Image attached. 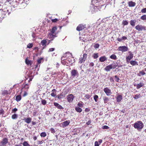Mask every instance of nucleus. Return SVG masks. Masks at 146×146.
I'll use <instances>...</instances> for the list:
<instances>
[{"instance_id": "nucleus-21", "label": "nucleus", "mask_w": 146, "mask_h": 146, "mask_svg": "<svg viewBox=\"0 0 146 146\" xmlns=\"http://www.w3.org/2000/svg\"><path fill=\"white\" fill-rule=\"evenodd\" d=\"M136 22L135 20H131L130 21V24L133 27L135 26Z\"/></svg>"}, {"instance_id": "nucleus-53", "label": "nucleus", "mask_w": 146, "mask_h": 146, "mask_svg": "<svg viewBox=\"0 0 146 146\" xmlns=\"http://www.w3.org/2000/svg\"><path fill=\"white\" fill-rule=\"evenodd\" d=\"M54 50V48H50L49 49V50H48V52H52V51H53Z\"/></svg>"}, {"instance_id": "nucleus-29", "label": "nucleus", "mask_w": 146, "mask_h": 146, "mask_svg": "<svg viewBox=\"0 0 146 146\" xmlns=\"http://www.w3.org/2000/svg\"><path fill=\"white\" fill-rule=\"evenodd\" d=\"M47 42L46 40H44L41 41V43L42 45L43 46H46V44Z\"/></svg>"}, {"instance_id": "nucleus-24", "label": "nucleus", "mask_w": 146, "mask_h": 146, "mask_svg": "<svg viewBox=\"0 0 146 146\" xmlns=\"http://www.w3.org/2000/svg\"><path fill=\"white\" fill-rule=\"evenodd\" d=\"M144 84L142 82H141L139 84H137V89L140 88L141 87L143 86Z\"/></svg>"}, {"instance_id": "nucleus-42", "label": "nucleus", "mask_w": 146, "mask_h": 146, "mask_svg": "<svg viewBox=\"0 0 146 146\" xmlns=\"http://www.w3.org/2000/svg\"><path fill=\"white\" fill-rule=\"evenodd\" d=\"M100 46V45L98 44H95L94 45V47L95 48H98Z\"/></svg>"}, {"instance_id": "nucleus-28", "label": "nucleus", "mask_w": 146, "mask_h": 146, "mask_svg": "<svg viewBox=\"0 0 146 146\" xmlns=\"http://www.w3.org/2000/svg\"><path fill=\"white\" fill-rule=\"evenodd\" d=\"M141 97V96L140 94H136L133 96V98L135 99H137Z\"/></svg>"}, {"instance_id": "nucleus-62", "label": "nucleus", "mask_w": 146, "mask_h": 146, "mask_svg": "<svg viewBox=\"0 0 146 146\" xmlns=\"http://www.w3.org/2000/svg\"><path fill=\"white\" fill-rule=\"evenodd\" d=\"M32 123L33 125H34L36 124V123L35 122L32 121Z\"/></svg>"}, {"instance_id": "nucleus-50", "label": "nucleus", "mask_w": 146, "mask_h": 146, "mask_svg": "<svg viewBox=\"0 0 146 146\" xmlns=\"http://www.w3.org/2000/svg\"><path fill=\"white\" fill-rule=\"evenodd\" d=\"M100 144L98 143V142L96 141L95 142V146H99Z\"/></svg>"}, {"instance_id": "nucleus-7", "label": "nucleus", "mask_w": 146, "mask_h": 146, "mask_svg": "<svg viewBox=\"0 0 146 146\" xmlns=\"http://www.w3.org/2000/svg\"><path fill=\"white\" fill-rule=\"evenodd\" d=\"M86 26L85 24H80L77 27L76 30L79 31H82L86 28Z\"/></svg>"}, {"instance_id": "nucleus-19", "label": "nucleus", "mask_w": 146, "mask_h": 146, "mask_svg": "<svg viewBox=\"0 0 146 146\" xmlns=\"http://www.w3.org/2000/svg\"><path fill=\"white\" fill-rule=\"evenodd\" d=\"M122 99V95H119L116 98L117 102H119Z\"/></svg>"}, {"instance_id": "nucleus-38", "label": "nucleus", "mask_w": 146, "mask_h": 146, "mask_svg": "<svg viewBox=\"0 0 146 146\" xmlns=\"http://www.w3.org/2000/svg\"><path fill=\"white\" fill-rule=\"evenodd\" d=\"M23 146H30V145L27 142L25 141L23 143Z\"/></svg>"}, {"instance_id": "nucleus-14", "label": "nucleus", "mask_w": 146, "mask_h": 146, "mask_svg": "<svg viewBox=\"0 0 146 146\" xmlns=\"http://www.w3.org/2000/svg\"><path fill=\"white\" fill-rule=\"evenodd\" d=\"M57 28L55 26L53 27L52 28V29L51 30L50 33L53 34H54L55 35H56L57 33H56L55 32L56 31H57Z\"/></svg>"}, {"instance_id": "nucleus-22", "label": "nucleus", "mask_w": 146, "mask_h": 146, "mask_svg": "<svg viewBox=\"0 0 146 146\" xmlns=\"http://www.w3.org/2000/svg\"><path fill=\"white\" fill-rule=\"evenodd\" d=\"M107 60V58L105 56H102L100 58L99 60L101 62H103Z\"/></svg>"}, {"instance_id": "nucleus-11", "label": "nucleus", "mask_w": 146, "mask_h": 146, "mask_svg": "<svg viewBox=\"0 0 146 146\" xmlns=\"http://www.w3.org/2000/svg\"><path fill=\"white\" fill-rule=\"evenodd\" d=\"M116 66L113 65V64H111L106 66L105 68V70L107 71H109L111 69L115 68Z\"/></svg>"}, {"instance_id": "nucleus-8", "label": "nucleus", "mask_w": 146, "mask_h": 146, "mask_svg": "<svg viewBox=\"0 0 146 146\" xmlns=\"http://www.w3.org/2000/svg\"><path fill=\"white\" fill-rule=\"evenodd\" d=\"M104 91L108 96H109L112 94L111 90L107 87L105 88L104 89Z\"/></svg>"}, {"instance_id": "nucleus-48", "label": "nucleus", "mask_w": 146, "mask_h": 146, "mask_svg": "<svg viewBox=\"0 0 146 146\" xmlns=\"http://www.w3.org/2000/svg\"><path fill=\"white\" fill-rule=\"evenodd\" d=\"M115 81L117 82H118L119 80V78L117 76H115Z\"/></svg>"}, {"instance_id": "nucleus-41", "label": "nucleus", "mask_w": 146, "mask_h": 146, "mask_svg": "<svg viewBox=\"0 0 146 146\" xmlns=\"http://www.w3.org/2000/svg\"><path fill=\"white\" fill-rule=\"evenodd\" d=\"M59 19L55 18V19H52L51 21L52 23H56L59 20Z\"/></svg>"}, {"instance_id": "nucleus-10", "label": "nucleus", "mask_w": 146, "mask_h": 146, "mask_svg": "<svg viewBox=\"0 0 146 146\" xmlns=\"http://www.w3.org/2000/svg\"><path fill=\"white\" fill-rule=\"evenodd\" d=\"M133 54L129 52V55L126 57L127 63H128L129 62L130 60L133 58Z\"/></svg>"}, {"instance_id": "nucleus-59", "label": "nucleus", "mask_w": 146, "mask_h": 146, "mask_svg": "<svg viewBox=\"0 0 146 146\" xmlns=\"http://www.w3.org/2000/svg\"><path fill=\"white\" fill-rule=\"evenodd\" d=\"M24 87L26 89H28L29 88V87L28 86L27 84H26L25 85Z\"/></svg>"}, {"instance_id": "nucleus-52", "label": "nucleus", "mask_w": 146, "mask_h": 146, "mask_svg": "<svg viewBox=\"0 0 146 146\" xmlns=\"http://www.w3.org/2000/svg\"><path fill=\"white\" fill-rule=\"evenodd\" d=\"M77 105L79 107H83V105L81 103H78Z\"/></svg>"}, {"instance_id": "nucleus-44", "label": "nucleus", "mask_w": 146, "mask_h": 146, "mask_svg": "<svg viewBox=\"0 0 146 146\" xmlns=\"http://www.w3.org/2000/svg\"><path fill=\"white\" fill-rule=\"evenodd\" d=\"M94 58H97L98 57V53H94L93 55Z\"/></svg>"}, {"instance_id": "nucleus-16", "label": "nucleus", "mask_w": 146, "mask_h": 146, "mask_svg": "<svg viewBox=\"0 0 146 146\" xmlns=\"http://www.w3.org/2000/svg\"><path fill=\"white\" fill-rule=\"evenodd\" d=\"M54 105L58 109H63L64 108L60 105H59L58 103L54 102Z\"/></svg>"}, {"instance_id": "nucleus-17", "label": "nucleus", "mask_w": 146, "mask_h": 146, "mask_svg": "<svg viewBox=\"0 0 146 146\" xmlns=\"http://www.w3.org/2000/svg\"><path fill=\"white\" fill-rule=\"evenodd\" d=\"M128 4L129 6L131 7H134L136 5V3L135 2L132 1L129 2Z\"/></svg>"}, {"instance_id": "nucleus-57", "label": "nucleus", "mask_w": 146, "mask_h": 146, "mask_svg": "<svg viewBox=\"0 0 146 146\" xmlns=\"http://www.w3.org/2000/svg\"><path fill=\"white\" fill-rule=\"evenodd\" d=\"M27 95V93L26 92H24V93L23 95V97H25Z\"/></svg>"}, {"instance_id": "nucleus-13", "label": "nucleus", "mask_w": 146, "mask_h": 146, "mask_svg": "<svg viewBox=\"0 0 146 146\" xmlns=\"http://www.w3.org/2000/svg\"><path fill=\"white\" fill-rule=\"evenodd\" d=\"M71 73L73 77H74L78 74V72L76 70H73L71 71Z\"/></svg>"}, {"instance_id": "nucleus-54", "label": "nucleus", "mask_w": 146, "mask_h": 146, "mask_svg": "<svg viewBox=\"0 0 146 146\" xmlns=\"http://www.w3.org/2000/svg\"><path fill=\"white\" fill-rule=\"evenodd\" d=\"M51 95L52 96L54 97H55L56 95V94L53 92L52 93Z\"/></svg>"}, {"instance_id": "nucleus-58", "label": "nucleus", "mask_w": 146, "mask_h": 146, "mask_svg": "<svg viewBox=\"0 0 146 146\" xmlns=\"http://www.w3.org/2000/svg\"><path fill=\"white\" fill-rule=\"evenodd\" d=\"M43 140L41 141H38V144H41L43 142Z\"/></svg>"}, {"instance_id": "nucleus-33", "label": "nucleus", "mask_w": 146, "mask_h": 146, "mask_svg": "<svg viewBox=\"0 0 146 146\" xmlns=\"http://www.w3.org/2000/svg\"><path fill=\"white\" fill-rule=\"evenodd\" d=\"M110 58H111L114 60H115L117 58L116 56L114 54H113L110 56Z\"/></svg>"}, {"instance_id": "nucleus-61", "label": "nucleus", "mask_w": 146, "mask_h": 146, "mask_svg": "<svg viewBox=\"0 0 146 146\" xmlns=\"http://www.w3.org/2000/svg\"><path fill=\"white\" fill-rule=\"evenodd\" d=\"M99 144H100L102 142V139H100L99 141Z\"/></svg>"}, {"instance_id": "nucleus-1", "label": "nucleus", "mask_w": 146, "mask_h": 146, "mask_svg": "<svg viewBox=\"0 0 146 146\" xmlns=\"http://www.w3.org/2000/svg\"><path fill=\"white\" fill-rule=\"evenodd\" d=\"M144 126L143 122L141 121H138L133 125L134 128L137 129L139 131H140L143 128Z\"/></svg>"}, {"instance_id": "nucleus-45", "label": "nucleus", "mask_w": 146, "mask_h": 146, "mask_svg": "<svg viewBox=\"0 0 146 146\" xmlns=\"http://www.w3.org/2000/svg\"><path fill=\"white\" fill-rule=\"evenodd\" d=\"M50 131L52 133H54L55 132V131L53 128H51L50 129Z\"/></svg>"}, {"instance_id": "nucleus-18", "label": "nucleus", "mask_w": 146, "mask_h": 146, "mask_svg": "<svg viewBox=\"0 0 146 146\" xmlns=\"http://www.w3.org/2000/svg\"><path fill=\"white\" fill-rule=\"evenodd\" d=\"M31 118L30 117L25 118L24 119L25 121L27 123L29 124L30 123L31 121Z\"/></svg>"}, {"instance_id": "nucleus-6", "label": "nucleus", "mask_w": 146, "mask_h": 146, "mask_svg": "<svg viewBox=\"0 0 146 146\" xmlns=\"http://www.w3.org/2000/svg\"><path fill=\"white\" fill-rule=\"evenodd\" d=\"M87 56V55L86 54H84L82 57H81L79 59V62L80 63H82L86 60Z\"/></svg>"}, {"instance_id": "nucleus-49", "label": "nucleus", "mask_w": 146, "mask_h": 146, "mask_svg": "<svg viewBox=\"0 0 146 146\" xmlns=\"http://www.w3.org/2000/svg\"><path fill=\"white\" fill-rule=\"evenodd\" d=\"M33 50H35L36 52H37L38 50V47H36L33 48Z\"/></svg>"}, {"instance_id": "nucleus-31", "label": "nucleus", "mask_w": 146, "mask_h": 146, "mask_svg": "<svg viewBox=\"0 0 146 146\" xmlns=\"http://www.w3.org/2000/svg\"><path fill=\"white\" fill-rule=\"evenodd\" d=\"M61 59V62L62 64H67V63H66L65 62L66 59H64V56L62 57Z\"/></svg>"}, {"instance_id": "nucleus-4", "label": "nucleus", "mask_w": 146, "mask_h": 146, "mask_svg": "<svg viewBox=\"0 0 146 146\" xmlns=\"http://www.w3.org/2000/svg\"><path fill=\"white\" fill-rule=\"evenodd\" d=\"M117 50L118 51L123 52L127 51L128 50V48L127 46H120L118 47Z\"/></svg>"}, {"instance_id": "nucleus-40", "label": "nucleus", "mask_w": 146, "mask_h": 146, "mask_svg": "<svg viewBox=\"0 0 146 146\" xmlns=\"http://www.w3.org/2000/svg\"><path fill=\"white\" fill-rule=\"evenodd\" d=\"M42 104L44 105H45L46 104V101L44 99H42L41 100Z\"/></svg>"}, {"instance_id": "nucleus-47", "label": "nucleus", "mask_w": 146, "mask_h": 146, "mask_svg": "<svg viewBox=\"0 0 146 146\" xmlns=\"http://www.w3.org/2000/svg\"><path fill=\"white\" fill-rule=\"evenodd\" d=\"M85 97L87 99H89L90 98L91 96L89 94H86L85 95Z\"/></svg>"}, {"instance_id": "nucleus-23", "label": "nucleus", "mask_w": 146, "mask_h": 146, "mask_svg": "<svg viewBox=\"0 0 146 146\" xmlns=\"http://www.w3.org/2000/svg\"><path fill=\"white\" fill-rule=\"evenodd\" d=\"M25 62L26 64H31L33 63L32 61L29 60L27 58L25 59Z\"/></svg>"}, {"instance_id": "nucleus-46", "label": "nucleus", "mask_w": 146, "mask_h": 146, "mask_svg": "<svg viewBox=\"0 0 146 146\" xmlns=\"http://www.w3.org/2000/svg\"><path fill=\"white\" fill-rule=\"evenodd\" d=\"M109 128V127L107 125H104L102 127V129H108Z\"/></svg>"}, {"instance_id": "nucleus-63", "label": "nucleus", "mask_w": 146, "mask_h": 146, "mask_svg": "<svg viewBox=\"0 0 146 146\" xmlns=\"http://www.w3.org/2000/svg\"><path fill=\"white\" fill-rule=\"evenodd\" d=\"M33 139L35 141L37 139V137L36 136H35L33 137Z\"/></svg>"}, {"instance_id": "nucleus-2", "label": "nucleus", "mask_w": 146, "mask_h": 146, "mask_svg": "<svg viewBox=\"0 0 146 146\" xmlns=\"http://www.w3.org/2000/svg\"><path fill=\"white\" fill-rule=\"evenodd\" d=\"M8 142V140L7 138H4L0 142V146H6Z\"/></svg>"}, {"instance_id": "nucleus-25", "label": "nucleus", "mask_w": 146, "mask_h": 146, "mask_svg": "<svg viewBox=\"0 0 146 146\" xmlns=\"http://www.w3.org/2000/svg\"><path fill=\"white\" fill-rule=\"evenodd\" d=\"M21 99V97L20 95L17 96L16 97V100L18 102Z\"/></svg>"}, {"instance_id": "nucleus-32", "label": "nucleus", "mask_w": 146, "mask_h": 146, "mask_svg": "<svg viewBox=\"0 0 146 146\" xmlns=\"http://www.w3.org/2000/svg\"><path fill=\"white\" fill-rule=\"evenodd\" d=\"M43 61V58H40L38 59L37 61L38 64H40Z\"/></svg>"}, {"instance_id": "nucleus-3", "label": "nucleus", "mask_w": 146, "mask_h": 146, "mask_svg": "<svg viewBox=\"0 0 146 146\" xmlns=\"http://www.w3.org/2000/svg\"><path fill=\"white\" fill-rule=\"evenodd\" d=\"M145 27L141 25H138L135 27V29L138 31H141L143 30H145Z\"/></svg>"}, {"instance_id": "nucleus-36", "label": "nucleus", "mask_w": 146, "mask_h": 146, "mask_svg": "<svg viewBox=\"0 0 146 146\" xmlns=\"http://www.w3.org/2000/svg\"><path fill=\"white\" fill-rule=\"evenodd\" d=\"M33 43H29L27 45V48H31L33 47Z\"/></svg>"}, {"instance_id": "nucleus-27", "label": "nucleus", "mask_w": 146, "mask_h": 146, "mask_svg": "<svg viewBox=\"0 0 146 146\" xmlns=\"http://www.w3.org/2000/svg\"><path fill=\"white\" fill-rule=\"evenodd\" d=\"M104 102L105 103H106L109 101L108 98L106 97H104L103 98Z\"/></svg>"}, {"instance_id": "nucleus-43", "label": "nucleus", "mask_w": 146, "mask_h": 146, "mask_svg": "<svg viewBox=\"0 0 146 146\" xmlns=\"http://www.w3.org/2000/svg\"><path fill=\"white\" fill-rule=\"evenodd\" d=\"M141 12L142 13H146V8L142 9L141 10Z\"/></svg>"}, {"instance_id": "nucleus-34", "label": "nucleus", "mask_w": 146, "mask_h": 146, "mask_svg": "<svg viewBox=\"0 0 146 146\" xmlns=\"http://www.w3.org/2000/svg\"><path fill=\"white\" fill-rule=\"evenodd\" d=\"M18 115L17 114H14L11 116V118L13 119H15L17 118Z\"/></svg>"}, {"instance_id": "nucleus-12", "label": "nucleus", "mask_w": 146, "mask_h": 146, "mask_svg": "<svg viewBox=\"0 0 146 146\" xmlns=\"http://www.w3.org/2000/svg\"><path fill=\"white\" fill-rule=\"evenodd\" d=\"M66 62L67 64H73L74 62V59L73 58L66 59Z\"/></svg>"}, {"instance_id": "nucleus-35", "label": "nucleus", "mask_w": 146, "mask_h": 146, "mask_svg": "<svg viewBox=\"0 0 146 146\" xmlns=\"http://www.w3.org/2000/svg\"><path fill=\"white\" fill-rule=\"evenodd\" d=\"M122 24L124 26L126 25H128V22L127 20H123L122 22Z\"/></svg>"}, {"instance_id": "nucleus-37", "label": "nucleus", "mask_w": 146, "mask_h": 146, "mask_svg": "<svg viewBox=\"0 0 146 146\" xmlns=\"http://www.w3.org/2000/svg\"><path fill=\"white\" fill-rule=\"evenodd\" d=\"M94 98L95 102H98V95H95L94 97Z\"/></svg>"}, {"instance_id": "nucleus-64", "label": "nucleus", "mask_w": 146, "mask_h": 146, "mask_svg": "<svg viewBox=\"0 0 146 146\" xmlns=\"http://www.w3.org/2000/svg\"><path fill=\"white\" fill-rule=\"evenodd\" d=\"M110 80L111 81H113V78L111 77L110 78Z\"/></svg>"}, {"instance_id": "nucleus-55", "label": "nucleus", "mask_w": 146, "mask_h": 146, "mask_svg": "<svg viewBox=\"0 0 146 146\" xmlns=\"http://www.w3.org/2000/svg\"><path fill=\"white\" fill-rule=\"evenodd\" d=\"M57 97L59 99H60L62 98V96L61 95H58L57 96Z\"/></svg>"}, {"instance_id": "nucleus-51", "label": "nucleus", "mask_w": 146, "mask_h": 146, "mask_svg": "<svg viewBox=\"0 0 146 146\" xmlns=\"http://www.w3.org/2000/svg\"><path fill=\"white\" fill-rule=\"evenodd\" d=\"M130 62V64H136L137 63L135 61H131Z\"/></svg>"}, {"instance_id": "nucleus-30", "label": "nucleus", "mask_w": 146, "mask_h": 146, "mask_svg": "<svg viewBox=\"0 0 146 146\" xmlns=\"http://www.w3.org/2000/svg\"><path fill=\"white\" fill-rule=\"evenodd\" d=\"M145 74V73L144 72L143 70L140 71L139 73L138 74V76H140L141 75H143Z\"/></svg>"}, {"instance_id": "nucleus-26", "label": "nucleus", "mask_w": 146, "mask_h": 146, "mask_svg": "<svg viewBox=\"0 0 146 146\" xmlns=\"http://www.w3.org/2000/svg\"><path fill=\"white\" fill-rule=\"evenodd\" d=\"M76 110L78 112L80 113L82 111V110L79 107H76L75 108Z\"/></svg>"}, {"instance_id": "nucleus-60", "label": "nucleus", "mask_w": 146, "mask_h": 146, "mask_svg": "<svg viewBox=\"0 0 146 146\" xmlns=\"http://www.w3.org/2000/svg\"><path fill=\"white\" fill-rule=\"evenodd\" d=\"M17 109L16 108H15L13 109V111L14 112H15L16 111H17Z\"/></svg>"}, {"instance_id": "nucleus-39", "label": "nucleus", "mask_w": 146, "mask_h": 146, "mask_svg": "<svg viewBox=\"0 0 146 146\" xmlns=\"http://www.w3.org/2000/svg\"><path fill=\"white\" fill-rule=\"evenodd\" d=\"M40 135L41 137H44L46 136V134L45 132H43L41 133Z\"/></svg>"}, {"instance_id": "nucleus-9", "label": "nucleus", "mask_w": 146, "mask_h": 146, "mask_svg": "<svg viewBox=\"0 0 146 146\" xmlns=\"http://www.w3.org/2000/svg\"><path fill=\"white\" fill-rule=\"evenodd\" d=\"M48 37L51 40H53L54 39L56 36V35L52 33H48Z\"/></svg>"}, {"instance_id": "nucleus-56", "label": "nucleus", "mask_w": 146, "mask_h": 146, "mask_svg": "<svg viewBox=\"0 0 146 146\" xmlns=\"http://www.w3.org/2000/svg\"><path fill=\"white\" fill-rule=\"evenodd\" d=\"M91 123V121L90 120H89L87 122H86V124L88 125H89Z\"/></svg>"}, {"instance_id": "nucleus-15", "label": "nucleus", "mask_w": 146, "mask_h": 146, "mask_svg": "<svg viewBox=\"0 0 146 146\" xmlns=\"http://www.w3.org/2000/svg\"><path fill=\"white\" fill-rule=\"evenodd\" d=\"M70 123V121L69 120L63 122H62V125L63 127H65L66 126L69 125Z\"/></svg>"}, {"instance_id": "nucleus-5", "label": "nucleus", "mask_w": 146, "mask_h": 146, "mask_svg": "<svg viewBox=\"0 0 146 146\" xmlns=\"http://www.w3.org/2000/svg\"><path fill=\"white\" fill-rule=\"evenodd\" d=\"M74 96L72 94L68 95L67 97L68 101L69 103H71L73 102L74 98Z\"/></svg>"}, {"instance_id": "nucleus-20", "label": "nucleus", "mask_w": 146, "mask_h": 146, "mask_svg": "<svg viewBox=\"0 0 146 146\" xmlns=\"http://www.w3.org/2000/svg\"><path fill=\"white\" fill-rule=\"evenodd\" d=\"M127 39V38L125 36H123L122 38H117V40L120 42L122 41L123 40H125Z\"/></svg>"}]
</instances>
